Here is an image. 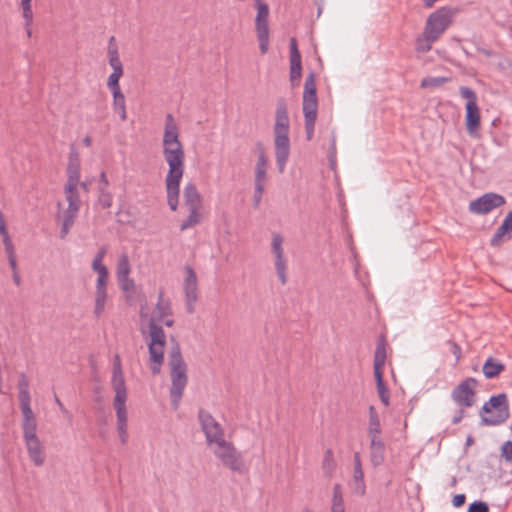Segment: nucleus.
I'll return each mask as SVG.
<instances>
[{
  "label": "nucleus",
  "mask_w": 512,
  "mask_h": 512,
  "mask_svg": "<svg viewBox=\"0 0 512 512\" xmlns=\"http://www.w3.org/2000/svg\"><path fill=\"white\" fill-rule=\"evenodd\" d=\"M162 154L168 165L165 176L167 203L172 211H176L179 204L180 183L185 171V151L180 140L178 125L172 114H167L165 117Z\"/></svg>",
  "instance_id": "nucleus-1"
},
{
  "label": "nucleus",
  "mask_w": 512,
  "mask_h": 512,
  "mask_svg": "<svg viewBox=\"0 0 512 512\" xmlns=\"http://www.w3.org/2000/svg\"><path fill=\"white\" fill-rule=\"evenodd\" d=\"M171 314L170 302L165 300L162 294H160L156 307L151 314L144 307L140 310L141 320L146 322L148 327L146 341L149 350V365L153 375L160 373L164 362L166 335L161 324L171 327L174 323Z\"/></svg>",
  "instance_id": "nucleus-2"
},
{
  "label": "nucleus",
  "mask_w": 512,
  "mask_h": 512,
  "mask_svg": "<svg viewBox=\"0 0 512 512\" xmlns=\"http://www.w3.org/2000/svg\"><path fill=\"white\" fill-rule=\"evenodd\" d=\"M290 120L287 107L284 102H279L275 112V122L273 126V141L275 161L279 173H283L288 162L291 142H290Z\"/></svg>",
  "instance_id": "nucleus-3"
},
{
  "label": "nucleus",
  "mask_w": 512,
  "mask_h": 512,
  "mask_svg": "<svg viewBox=\"0 0 512 512\" xmlns=\"http://www.w3.org/2000/svg\"><path fill=\"white\" fill-rule=\"evenodd\" d=\"M219 464L233 473L246 474L249 466L243 454L230 439H225L208 448Z\"/></svg>",
  "instance_id": "nucleus-4"
},
{
  "label": "nucleus",
  "mask_w": 512,
  "mask_h": 512,
  "mask_svg": "<svg viewBox=\"0 0 512 512\" xmlns=\"http://www.w3.org/2000/svg\"><path fill=\"white\" fill-rule=\"evenodd\" d=\"M171 375L170 398L173 408L179 407L183 391L187 385V366L182 358L180 347L175 345L169 353Z\"/></svg>",
  "instance_id": "nucleus-5"
},
{
  "label": "nucleus",
  "mask_w": 512,
  "mask_h": 512,
  "mask_svg": "<svg viewBox=\"0 0 512 512\" xmlns=\"http://www.w3.org/2000/svg\"><path fill=\"white\" fill-rule=\"evenodd\" d=\"M183 197L184 205L188 210V216L180 225L181 231L196 226L202 220V196L194 183H188L184 187Z\"/></svg>",
  "instance_id": "nucleus-6"
},
{
  "label": "nucleus",
  "mask_w": 512,
  "mask_h": 512,
  "mask_svg": "<svg viewBox=\"0 0 512 512\" xmlns=\"http://www.w3.org/2000/svg\"><path fill=\"white\" fill-rule=\"evenodd\" d=\"M482 420L485 424L496 426L506 421L509 416L507 396L504 393L492 396L482 407Z\"/></svg>",
  "instance_id": "nucleus-7"
},
{
  "label": "nucleus",
  "mask_w": 512,
  "mask_h": 512,
  "mask_svg": "<svg viewBox=\"0 0 512 512\" xmlns=\"http://www.w3.org/2000/svg\"><path fill=\"white\" fill-rule=\"evenodd\" d=\"M459 92L461 97L467 101L465 105V125L467 132L471 137L477 138L479 136L478 132L481 123V115L477 103V95L471 88L466 86H461L459 88Z\"/></svg>",
  "instance_id": "nucleus-8"
},
{
  "label": "nucleus",
  "mask_w": 512,
  "mask_h": 512,
  "mask_svg": "<svg viewBox=\"0 0 512 512\" xmlns=\"http://www.w3.org/2000/svg\"><path fill=\"white\" fill-rule=\"evenodd\" d=\"M23 439L30 461L35 466H42L46 460L45 447L37 435V423L21 425Z\"/></svg>",
  "instance_id": "nucleus-9"
},
{
  "label": "nucleus",
  "mask_w": 512,
  "mask_h": 512,
  "mask_svg": "<svg viewBox=\"0 0 512 512\" xmlns=\"http://www.w3.org/2000/svg\"><path fill=\"white\" fill-rule=\"evenodd\" d=\"M198 421L207 448L227 439L225 428L210 412L200 409L198 412Z\"/></svg>",
  "instance_id": "nucleus-10"
},
{
  "label": "nucleus",
  "mask_w": 512,
  "mask_h": 512,
  "mask_svg": "<svg viewBox=\"0 0 512 512\" xmlns=\"http://www.w3.org/2000/svg\"><path fill=\"white\" fill-rule=\"evenodd\" d=\"M257 10L255 17V30L259 42V49L262 54L269 50L270 29H269V7L263 0H255Z\"/></svg>",
  "instance_id": "nucleus-11"
},
{
  "label": "nucleus",
  "mask_w": 512,
  "mask_h": 512,
  "mask_svg": "<svg viewBox=\"0 0 512 512\" xmlns=\"http://www.w3.org/2000/svg\"><path fill=\"white\" fill-rule=\"evenodd\" d=\"M453 12L451 9L442 7L433 12L426 21L424 30L432 39H439L440 36L451 25Z\"/></svg>",
  "instance_id": "nucleus-12"
},
{
  "label": "nucleus",
  "mask_w": 512,
  "mask_h": 512,
  "mask_svg": "<svg viewBox=\"0 0 512 512\" xmlns=\"http://www.w3.org/2000/svg\"><path fill=\"white\" fill-rule=\"evenodd\" d=\"M283 243L284 238L280 233H272L271 252L274 257V266L281 284L285 285L287 283V258L284 253Z\"/></svg>",
  "instance_id": "nucleus-13"
},
{
  "label": "nucleus",
  "mask_w": 512,
  "mask_h": 512,
  "mask_svg": "<svg viewBox=\"0 0 512 512\" xmlns=\"http://www.w3.org/2000/svg\"><path fill=\"white\" fill-rule=\"evenodd\" d=\"M318 101L316 94V82L313 73H310L304 84L303 92V113L305 119H317Z\"/></svg>",
  "instance_id": "nucleus-14"
},
{
  "label": "nucleus",
  "mask_w": 512,
  "mask_h": 512,
  "mask_svg": "<svg viewBox=\"0 0 512 512\" xmlns=\"http://www.w3.org/2000/svg\"><path fill=\"white\" fill-rule=\"evenodd\" d=\"M505 204V198L497 193L489 192L472 200L469 211L477 215H485Z\"/></svg>",
  "instance_id": "nucleus-15"
},
{
  "label": "nucleus",
  "mask_w": 512,
  "mask_h": 512,
  "mask_svg": "<svg viewBox=\"0 0 512 512\" xmlns=\"http://www.w3.org/2000/svg\"><path fill=\"white\" fill-rule=\"evenodd\" d=\"M476 379L470 377L460 382L452 391L453 401L462 407H471L475 403Z\"/></svg>",
  "instance_id": "nucleus-16"
},
{
  "label": "nucleus",
  "mask_w": 512,
  "mask_h": 512,
  "mask_svg": "<svg viewBox=\"0 0 512 512\" xmlns=\"http://www.w3.org/2000/svg\"><path fill=\"white\" fill-rule=\"evenodd\" d=\"M184 272L185 277L182 288L185 295L186 310L188 313H193L198 301V279L192 267L185 266Z\"/></svg>",
  "instance_id": "nucleus-17"
},
{
  "label": "nucleus",
  "mask_w": 512,
  "mask_h": 512,
  "mask_svg": "<svg viewBox=\"0 0 512 512\" xmlns=\"http://www.w3.org/2000/svg\"><path fill=\"white\" fill-rule=\"evenodd\" d=\"M128 397H114L113 407L116 412V429L117 435L122 445L128 443V412L127 402Z\"/></svg>",
  "instance_id": "nucleus-18"
},
{
  "label": "nucleus",
  "mask_w": 512,
  "mask_h": 512,
  "mask_svg": "<svg viewBox=\"0 0 512 512\" xmlns=\"http://www.w3.org/2000/svg\"><path fill=\"white\" fill-rule=\"evenodd\" d=\"M106 253L107 250L105 247L100 248L95 254L91 264L92 270L97 273L95 292L107 291L109 271L103 263Z\"/></svg>",
  "instance_id": "nucleus-19"
},
{
  "label": "nucleus",
  "mask_w": 512,
  "mask_h": 512,
  "mask_svg": "<svg viewBox=\"0 0 512 512\" xmlns=\"http://www.w3.org/2000/svg\"><path fill=\"white\" fill-rule=\"evenodd\" d=\"M302 74L301 55L295 38L290 40V81L292 86L299 84Z\"/></svg>",
  "instance_id": "nucleus-20"
},
{
  "label": "nucleus",
  "mask_w": 512,
  "mask_h": 512,
  "mask_svg": "<svg viewBox=\"0 0 512 512\" xmlns=\"http://www.w3.org/2000/svg\"><path fill=\"white\" fill-rule=\"evenodd\" d=\"M111 383L115 392L114 397H128L125 379L121 367V360L118 355L114 357Z\"/></svg>",
  "instance_id": "nucleus-21"
},
{
  "label": "nucleus",
  "mask_w": 512,
  "mask_h": 512,
  "mask_svg": "<svg viewBox=\"0 0 512 512\" xmlns=\"http://www.w3.org/2000/svg\"><path fill=\"white\" fill-rule=\"evenodd\" d=\"M80 180V157L76 150H71L69 154V162L67 166V182L66 184L81 185L83 189L87 188L86 183Z\"/></svg>",
  "instance_id": "nucleus-22"
},
{
  "label": "nucleus",
  "mask_w": 512,
  "mask_h": 512,
  "mask_svg": "<svg viewBox=\"0 0 512 512\" xmlns=\"http://www.w3.org/2000/svg\"><path fill=\"white\" fill-rule=\"evenodd\" d=\"M268 157L263 148H260L257 153V159L254 166V185L266 186L268 181Z\"/></svg>",
  "instance_id": "nucleus-23"
},
{
  "label": "nucleus",
  "mask_w": 512,
  "mask_h": 512,
  "mask_svg": "<svg viewBox=\"0 0 512 512\" xmlns=\"http://www.w3.org/2000/svg\"><path fill=\"white\" fill-rule=\"evenodd\" d=\"M18 400L23 417L21 425L37 423L36 416L31 408L30 392L19 391Z\"/></svg>",
  "instance_id": "nucleus-24"
},
{
  "label": "nucleus",
  "mask_w": 512,
  "mask_h": 512,
  "mask_svg": "<svg viewBox=\"0 0 512 512\" xmlns=\"http://www.w3.org/2000/svg\"><path fill=\"white\" fill-rule=\"evenodd\" d=\"M512 238V210L505 216L502 224L491 239L492 246H498L503 241Z\"/></svg>",
  "instance_id": "nucleus-25"
},
{
  "label": "nucleus",
  "mask_w": 512,
  "mask_h": 512,
  "mask_svg": "<svg viewBox=\"0 0 512 512\" xmlns=\"http://www.w3.org/2000/svg\"><path fill=\"white\" fill-rule=\"evenodd\" d=\"M353 490L358 495H364L365 493L364 472L358 452L354 454Z\"/></svg>",
  "instance_id": "nucleus-26"
},
{
  "label": "nucleus",
  "mask_w": 512,
  "mask_h": 512,
  "mask_svg": "<svg viewBox=\"0 0 512 512\" xmlns=\"http://www.w3.org/2000/svg\"><path fill=\"white\" fill-rule=\"evenodd\" d=\"M80 207L68 206L66 209L59 212V218L62 221L61 237L64 238L71 227L74 225L75 219L78 215Z\"/></svg>",
  "instance_id": "nucleus-27"
},
{
  "label": "nucleus",
  "mask_w": 512,
  "mask_h": 512,
  "mask_svg": "<svg viewBox=\"0 0 512 512\" xmlns=\"http://www.w3.org/2000/svg\"><path fill=\"white\" fill-rule=\"evenodd\" d=\"M370 439V459L374 466H379L384 462L385 444L381 437Z\"/></svg>",
  "instance_id": "nucleus-28"
},
{
  "label": "nucleus",
  "mask_w": 512,
  "mask_h": 512,
  "mask_svg": "<svg viewBox=\"0 0 512 512\" xmlns=\"http://www.w3.org/2000/svg\"><path fill=\"white\" fill-rule=\"evenodd\" d=\"M382 429L379 414L374 406L369 407L367 434L369 438L381 437Z\"/></svg>",
  "instance_id": "nucleus-29"
},
{
  "label": "nucleus",
  "mask_w": 512,
  "mask_h": 512,
  "mask_svg": "<svg viewBox=\"0 0 512 512\" xmlns=\"http://www.w3.org/2000/svg\"><path fill=\"white\" fill-rule=\"evenodd\" d=\"M345 503L343 490L340 484H335L333 486L331 503H330V512H345Z\"/></svg>",
  "instance_id": "nucleus-30"
},
{
  "label": "nucleus",
  "mask_w": 512,
  "mask_h": 512,
  "mask_svg": "<svg viewBox=\"0 0 512 512\" xmlns=\"http://www.w3.org/2000/svg\"><path fill=\"white\" fill-rule=\"evenodd\" d=\"M386 358L387 354L385 344L383 342H380L378 343L374 354V375L383 374Z\"/></svg>",
  "instance_id": "nucleus-31"
},
{
  "label": "nucleus",
  "mask_w": 512,
  "mask_h": 512,
  "mask_svg": "<svg viewBox=\"0 0 512 512\" xmlns=\"http://www.w3.org/2000/svg\"><path fill=\"white\" fill-rule=\"evenodd\" d=\"M504 369L505 366L502 363L494 360L492 357H489L482 367L483 374L487 379L497 377L501 372L504 371Z\"/></svg>",
  "instance_id": "nucleus-32"
},
{
  "label": "nucleus",
  "mask_w": 512,
  "mask_h": 512,
  "mask_svg": "<svg viewBox=\"0 0 512 512\" xmlns=\"http://www.w3.org/2000/svg\"><path fill=\"white\" fill-rule=\"evenodd\" d=\"M113 40L114 37H111L107 51L108 62L113 71H123V65L119 57L118 48L115 44H111Z\"/></svg>",
  "instance_id": "nucleus-33"
},
{
  "label": "nucleus",
  "mask_w": 512,
  "mask_h": 512,
  "mask_svg": "<svg viewBox=\"0 0 512 512\" xmlns=\"http://www.w3.org/2000/svg\"><path fill=\"white\" fill-rule=\"evenodd\" d=\"M113 96V109L120 116L121 120H126V105L125 96L121 90L112 91Z\"/></svg>",
  "instance_id": "nucleus-34"
},
{
  "label": "nucleus",
  "mask_w": 512,
  "mask_h": 512,
  "mask_svg": "<svg viewBox=\"0 0 512 512\" xmlns=\"http://www.w3.org/2000/svg\"><path fill=\"white\" fill-rule=\"evenodd\" d=\"M108 301V291L94 292V315L100 318L106 308Z\"/></svg>",
  "instance_id": "nucleus-35"
},
{
  "label": "nucleus",
  "mask_w": 512,
  "mask_h": 512,
  "mask_svg": "<svg viewBox=\"0 0 512 512\" xmlns=\"http://www.w3.org/2000/svg\"><path fill=\"white\" fill-rule=\"evenodd\" d=\"M130 274H131V264L129 261V257L126 253H123L118 257V260H117L116 278L130 276Z\"/></svg>",
  "instance_id": "nucleus-36"
},
{
  "label": "nucleus",
  "mask_w": 512,
  "mask_h": 512,
  "mask_svg": "<svg viewBox=\"0 0 512 512\" xmlns=\"http://www.w3.org/2000/svg\"><path fill=\"white\" fill-rule=\"evenodd\" d=\"M77 187H78V185L65 184L64 194H65V199L68 203V206L80 207L81 201L79 198V193H78Z\"/></svg>",
  "instance_id": "nucleus-37"
},
{
  "label": "nucleus",
  "mask_w": 512,
  "mask_h": 512,
  "mask_svg": "<svg viewBox=\"0 0 512 512\" xmlns=\"http://www.w3.org/2000/svg\"><path fill=\"white\" fill-rule=\"evenodd\" d=\"M374 377L376 380L378 396H379L381 402L385 406H388L390 403V394H389L388 388L386 387V385L384 383L383 374L374 375Z\"/></svg>",
  "instance_id": "nucleus-38"
},
{
  "label": "nucleus",
  "mask_w": 512,
  "mask_h": 512,
  "mask_svg": "<svg viewBox=\"0 0 512 512\" xmlns=\"http://www.w3.org/2000/svg\"><path fill=\"white\" fill-rule=\"evenodd\" d=\"M437 39L430 38V35L424 30L423 34L416 39L415 49L417 52L426 53L431 50L432 44Z\"/></svg>",
  "instance_id": "nucleus-39"
},
{
  "label": "nucleus",
  "mask_w": 512,
  "mask_h": 512,
  "mask_svg": "<svg viewBox=\"0 0 512 512\" xmlns=\"http://www.w3.org/2000/svg\"><path fill=\"white\" fill-rule=\"evenodd\" d=\"M449 81L446 77H425L421 80L422 88H436Z\"/></svg>",
  "instance_id": "nucleus-40"
},
{
  "label": "nucleus",
  "mask_w": 512,
  "mask_h": 512,
  "mask_svg": "<svg viewBox=\"0 0 512 512\" xmlns=\"http://www.w3.org/2000/svg\"><path fill=\"white\" fill-rule=\"evenodd\" d=\"M120 289L127 294H133L135 290V282L130 276L117 278Z\"/></svg>",
  "instance_id": "nucleus-41"
},
{
  "label": "nucleus",
  "mask_w": 512,
  "mask_h": 512,
  "mask_svg": "<svg viewBox=\"0 0 512 512\" xmlns=\"http://www.w3.org/2000/svg\"><path fill=\"white\" fill-rule=\"evenodd\" d=\"M123 73H124V71H113L109 75L108 80H107V87L109 88V90L111 92L121 90L120 85H119V80L123 76Z\"/></svg>",
  "instance_id": "nucleus-42"
},
{
  "label": "nucleus",
  "mask_w": 512,
  "mask_h": 512,
  "mask_svg": "<svg viewBox=\"0 0 512 512\" xmlns=\"http://www.w3.org/2000/svg\"><path fill=\"white\" fill-rule=\"evenodd\" d=\"M98 201L102 208L108 209L113 204V196L108 190H100Z\"/></svg>",
  "instance_id": "nucleus-43"
},
{
  "label": "nucleus",
  "mask_w": 512,
  "mask_h": 512,
  "mask_svg": "<svg viewBox=\"0 0 512 512\" xmlns=\"http://www.w3.org/2000/svg\"><path fill=\"white\" fill-rule=\"evenodd\" d=\"M264 185H254V194H253V206L254 208H258L261 204L263 194L265 192Z\"/></svg>",
  "instance_id": "nucleus-44"
},
{
  "label": "nucleus",
  "mask_w": 512,
  "mask_h": 512,
  "mask_svg": "<svg viewBox=\"0 0 512 512\" xmlns=\"http://www.w3.org/2000/svg\"><path fill=\"white\" fill-rule=\"evenodd\" d=\"M468 512H489V507L483 501H475L470 504Z\"/></svg>",
  "instance_id": "nucleus-45"
},
{
  "label": "nucleus",
  "mask_w": 512,
  "mask_h": 512,
  "mask_svg": "<svg viewBox=\"0 0 512 512\" xmlns=\"http://www.w3.org/2000/svg\"><path fill=\"white\" fill-rule=\"evenodd\" d=\"M19 6L22 11V16H25L28 20L31 17L32 0H20Z\"/></svg>",
  "instance_id": "nucleus-46"
},
{
  "label": "nucleus",
  "mask_w": 512,
  "mask_h": 512,
  "mask_svg": "<svg viewBox=\"0 0 512 512\" xmlns=\"http://www.w3.org/2000/svg\"><path fill=\"white\" fill-rule=\"evenodd\" d=\"M316 120L305 119V132L307 140H311L314 135Z\"/></svg>",
  "instance_id": "nucleus-47"
},
{
  "label": "nucleus",
  "mask_w": 512,
  "mask_h": 512,
  "mask_svg": "<svg viewBox=\"0 0 512 512\" xmlns=\"http://www.w3.org/2000/svg\"><path fill=\"white\" fill-rule=\"evenodd\" d=\"M3 244L6 256L15 254L14 245L12 243L10 236L3 238Z\"/></svg>",
  "instance_id": "nucleus-48"
},
{
  "label": "nucleus",
  "mask_w": 512,
  "mask_h": 512,
  "mask_svg": "<svg viewBox=\"0 0 512 512\" xmlns=\"http://www.w3.org/2000/svg\"><path fill=\"white\" fill-rule=\"evenodd\" d=\"M451 346V352L455 356V363L457 364L459 360L461 359L462 350L461 347L456 344L455 342L450 343Z\"/></svg>",
  "instance_id": "nucleus-49"
},
{
  "label": "nucleus",
  "mask_w": 512,
  "mask_h": 512,
  "mask_svg": "<svg viewBox=\"0 0 512 512\" xmlns=\"http://www.w3.org/2000/svg\"><path fill=\"white\" fill-rule=\"evenodd\" d=\"M19 391H29V381L24 374H21L18 381Z\"/></svg>",
  "instance_id": "nucleus-50"
},
{
  "label": "nucleus",
  "mask_w": 512,
  "mask_h": 512,
  "mask_svg": "<svg viewBox=\"0 0 512 512\" xmlns=\"http://www.w3.org/2000/svg\"><path fill=\"white\" fill-rule=\"evenodd\" d=\"M23 19H24V26H25V29H26V33H27V36L28 37H31L32 35V29H31V26L33 24V18H34V14H33V10L31 9V17H30V20H28L25 16H22Z\"/></svg>",
  "instance_id": "nucleus-51"
},
{
  "label": "nucleus",
  "mask_w": 512,
  "mask_h": 512,
  "mask_svg": "<svg viewBox=\"0 0 512 512\" xmlns=\"http://www.w3.org/2000/svg\"><path fill=\"white\" fill-rule=\"evenodd\" d=\"M333 466H334L333 454L330 450H328L324 457V467L332 469Z\"/></svg>",
  "instance_id": "nucleus-52"
},
{
  "label": "nucleus",
  "mask_w": 512,
  "mask_h": 512,
  "mask_svg": "<svg viewBox=\"0 0 512 512\" xmlns=\"http://www.w3.org/2000/svg\"><path fill=\"white\" fill-rule=\"evenodd\" d=\"M108 186H109V181L107 179V176H106L105 172H102L100 174V179H99V191L100 190H108Z\"/></svg>",
  "instance_id": "nucleus-53"
},
{
  "label": "nucleus",
  "mask_w": 512,
  "mask_h": 512,
  "mask_svg": "<svg viewBox=\"0 0 512 512\" xmlns=\"http://www.w3.org/2000/svg\"><path fill=\"white\" fill-rule=\"evenodd\" d=\"M465 495L457 494L453 497L452 503L455 507H461L465 503Z\"/></svg>",
  "instance_id": "nucleus-54"
},
{
  "label": "nucleus",
  "mask_w": 512,
  "mask_h": 512,
  "mask_svg": "<svg viewBox=\"0 0 512 512\" xmlns=\"http://www.w3.org/2000/svg\"><path fill=\"white\" fill-rule=\"evenodd\" d=\"M7 259H8L9 265H10L13 273L17 272V261H16L15 254L14 255H8Z\"/></svg>",
  "instance_id": "nucleus-55"
},
{
  "label": "nucleus",
  "mask_w": 512,
  "mask_h": 512,
  "mask_svg": "<svg viewBox=\"0 0 512 512\" xmlns=\"http://www.w3.org/2000/svg\"><path fill=\"white\" fill-rule=\"evenodd\" d=\"M0 235L2 236V238H5V237L9 236V234L7 232V229H6V226H5L4 218H2L0 220Z\"/></svg>",
  "instance_id": "nucleus-56"
},
{
  "label": "nucleus",
  "mask_w": 512,
  "mask_h": 512,
  "mask_svg": "<svg viewBox=\"0 0 512 512\" xmlns=\"http://www.w3.org/2000/svg\"><path fill=\"white\" fill-rule=\"evenodd\" d=\"M55 402L58 405V407L62 413H64V414L68 413L67 409L65 408V406L63 405V403L60 401V399L57 396L55 397Z\"/></svg>",
  "instance_id": "nucleus-57"
},
{
  "label": "nucleus",
  "mask_w": 512,
  "mask_h": 512,
  "mask_svg": "<svg viewBox=\"0 0 512 512\" xmlns=\"http://www.w3.org/2000/svg\"><path fill=\"white\" fill-rule=\"evenodd\" d=\"M13 280H14V283L19 286L20 283H21V279H20V276L18 274V271L17 272H14L13 273Z\"/></svg>",
  "instance_id": "nucleus-58"
},
{
  "label": "nucleus",
  "mask_w": 512,
  "mask_h": 512,
  "mask_svg": "<svg viewBox=\"0 0 512 512\" xmlns=\"http://www.w3.org/2000/svg\"><path fill=\"white\" fill-rule=\"evenodd\" d=\"M463 418V412L461 411L457 416H455L452 420L454 424L459 423Z\"/></svg>",
  "instance_id": "nucleus-59"
},
{
  "label": "nucleus",
  "mask_w": 512,
  "mask_h": 512,
  "mask_svg": "<svg viewBox=\"0 0 512 512\" xmlns=\"http://www.w3.org/2000/svg\"><path fill=\"white\" fill-rule=\"evenodd\" d=\"M91 143H92V139L90 136H86L84 139H83V144L86 146V147H90L91 146Z\"/></svg>",
  "instance_id": "nucleus-60"
},
{
  "label": "nucleus",
  "mask_w": 512,
  "mask_h": 512,
  "mask_svg": "<svg viewBox=\"0 0 512 512\" xmlns=\"http://www.w3.org/2000/svg\"><path fill=\"white\" fill-rule=\"evenodd\" d=\"M472 442V438L471 437H468L467 439V443L470 444Z\"/></svg>",
  "instance_id": "nucleus-61"
},
{
  "label": "nucleus",
  "mask_w": 512,
  "mask_h": 512,
  "mask_svg": "<svg viewBox=\"0 0 512 512\" xmlns=\"http://www.w3.org/2000/svg\"><path fill=\"white\" fill-rule=\"evenodd\" d=\"M303 512H312V511L309 509H305Z\"/></svg>",
  "instance_id": "nucleus-62"
},
{
  "label": "nucleus",
  "mask_w": 512,
  "mask_h": 512,
  "mask_svg": "<svg viewBox=\"0 0 512 512\" xmlns=\"http://www.w3.org/2000/svg\"><path fill=\"white\" fill-rule=\"evenodd\" d=\"M2 218H3V215H2V213L0 212V220H1Z\"/></svg>",
  "instance_id": "nucleus-63"
}]
</instances>
